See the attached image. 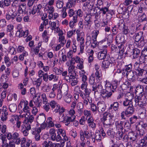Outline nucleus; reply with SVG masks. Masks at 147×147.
<instances>
[{
	"label": "nucleus",
	"instance_id": "nucleus-1",
	"mask_svg": "<svg viewBox=\"0 0 147 147\" xmlns=\"http://www.w3.org/2000/svg\"><path fill=\"white\" fill-rule=\"evenodd\" d=\"M49 133L51 136V139L53 141H56L60 142L61 141V142L64 143L68 140V138L66 136L65 131L61 129H58L57 135L55 130L53 128L49 130Z\"/></svg>",
	"mask_w": 147,
	"mask_h": 147
},
{
	"label": "nucleus",
	"instance_id": "nucleus-2",
	"mask_svg": "<svg viewBox=\"0 0 147 147\" xmlns=\"http://www.w3.org/2000/svg\"><path fill=\"white\" fill-rule=\"evenodd\" d=\"M113 117V115L110 113L106 112L104 113L101 121L103 123L104 127L106 128L109 127L111 125L113 121L112 118Z\"/></svg>",
	"mask_w": 147,
	"mask_h": 147
},
{
	"label": "nucleus",
	"instance_id": "nucleus-3",
	"mask_svg": "<svg viewBox=\"0 0 147 147\" xmlns=\"http://www.w3.org/2000/svg\"><path fill=\"white\" fill-rule=\"evenodd\" d=\"M146 99L145 96H137L135 102L136 103H138V105L139 107H143L145 106L146 105Z\"/></svg>",
	"mask_w": 147,
	"mask_h": 147
},
{
	"label": "nucleus",
	"instance_id": "nucleus-4",
	"mask_svg": "<svg viewBox=\"0 0 147 147\" xmlns=\"http://www.w3.org/2000/svg\"><path fill=\"white\" fill-rule=\"evenodd\" d=\"M61 116L59 117V120L61 122H63L65 123V125L66 126H68L70 124L71 122H72L75 119L76 116L75 115L71 116V117H68L66 116L63 118V119H61L60 117Z\"/></svg>",
	"mask_w": 147,
	"mask_h": 147
},
{
	"label": "nucleus",
	"instance_id": "nucleus-5",
	"mask_svg": "<svg viewBox=\"0 0 147 147\" xmlns=\"http://www.w3.org/2000/svg\"><path fill=\"white\" fill-rule=\"evenodd\" d=\"M111 49L112 51H113L118 53V54H119V55L121 56L124 54L123 53L124 49L123 46L121 47L118 45L117 47L114 45H112L111 46Z\"/></svg>",
	"mask_w": 147,
	"mask_h": 147
},
{
	"label": "nucleus",
	"instance_id": "nucleus-6",
	"mask_svg": "<svg viewBox=\"0 0 147 147\" xmlns=\"http://www.w3.org/2000/svg\"><path fill=\"white\" fill-rule=\"evenodd\" d=\"M78 89V90L79 91V94H80V96H90V95L91 92V90L87 88H86L84 90V92L82 91L79 88H76L75 90L77 89Z\"/></svg>",
	"mask_w": 147,
	"mask_h": 147
},
{
	"label": "nucleus",
	"instance_id": "nucleus-7",
	"mask_svg": "<svg viewBox=\"0 0 147 147\" xmlns=\"http://www.w3.org/2000/svg\"><path fill=\"white\" fill-rule=\"evenodd\" d=\"M26 7L25 4H21L18 6V10L19 14L25 15L28 13V11L26 10Z\"/></svg>",
	"mask_w": 147,
	"mask_h": 147
},
{
	"label": "nucleus",
	"instance_id": "nucleus-8",
	"mask_svg": "<svg viewBox=\"0 0 147 147\" xmlns=\"http://www.w3.org/2000/svg\"><path fill=\"white\" fill-rule=\"evenodd\" d=\"M136 94L138 95V96H144V87L143 86L138 85L136 87Z\"/></svg>",
	"mask_w": 147,
	"mask_h": 147
},
{
	"label": "nucleus",
	"instance_id": "nucleus-9",
	"mask_svg": "<svg viewBox=\"0 0 147 147\" xmlns=\"http://www.w3.org/2000/svg\"><path fill=\"white\" fill-rule=\"evenodd\" d=\"M30 108L28 106V105H25L23 109V111L24 113L23 115H20V117H25L26 118L28 119V116L30 115Z\"/></svg>",
	"mask_w": 147,
	"mask_h": 147
},
{
	"label": "nucleus",
	"instance_id": "nucleus-10",
	"mask_svg": "<svg viewBox=\"0 0 147 147\" xmlns=\"http://www.w3.org/2000/svg\"><path fill=\"white\" fill-rule=\"evenodd\" d=\"M7 109L6 108H3L1 112V121H4L7 119L8 113L7 111Z\"/></svg>",
	"mask_w": 147,
	"mask_h": 147
},
{
	"label": "nucleus",
	"instance_id": "nucleus-11",
	"mask_svg": "<svg viewBox=\"0 0 147 147\" xmlns=\"http://www.w3.org/2000/svg\"><path fill=\"white\" fill-rule=\"evenodd\" d=\"M102 86L101 84H98L96 86V84L95 85L92 86V91L94 92V94L96 93H98L101 92L103 90Z\"/></svg>",
	"mask_w": 147,
	"mask_h": 147
},
{
	"label": "nucleus",
	"instance_id": "nucleus-12",
	"mask_svg": "<svg viewBox=\"0 0 147 147\" xmlns=\"http://www.w3.org/2000/svg\"><path fill=\"white\" fill-rule=\"evenodd\" d=\"M107 51L105 49L99 52L98 54V58L100 60L104 59L107 56Z\"/></svg>",
	"mask_w": 147,
	"mask_h": 147
},
{
	"label": "nucleus",
	"instance_id": "nucleus-13",
	"mask_svg": "<svg viewBox=\"0 0 147 147\" xmlns=\"http://www.w3.org/2000/svg\"><path fill=\"white\" fill-rule=\"evenodd\" d=\"M135 111V108L133 105L129 106L125 110V115H131L133 114Z\"/></svg>",
	"mask_w": 147,
	"mask_h": 147
},
{
	"label": "nucleus",
	"instance_id": "nucleus-14",
	"mask_svg": "<svg viewBox=\"0 0 147 147\" xmlns=\"http://www.w3.org/2000/svg\"><path fill=\"white\" fill-rule=\"evenodd\" d=\"M57 76L53 74L48 75L47 73H45L44 76V80L45 82H47L48 80L51 81L53 79H56Z\"/></svg>",
	"mask_w": 147,
	"mask_h": 147
},
{
	"label": "nucleus",
	"instance_id": "nucleus-15",
	"mask_svg": "<svg viewBox=\"0 0 147 147\" xmlns=\"http://www.w3.org/2000/svg\"><path fill=\"white\" fill-rule=\"evenodd\" d=\"M124 73V75L127 78L129 79H133L135 77V75L136 74V72L135 71H130L127 72H123Z\"/></svg>",
	"mask_w": 147,
	"mask_h": 147
},
{
	"label": "nucleus",
	"instance_id": "nucleus-16",
	"mask_svg": "<svg viewBox=\"0 0 147 147\" xmlns=\"http://www.w3.org/2000/svg\"><path fill=\"white\" fill-rule=\"evenodd\" d=\"M46 119L45 115L43 113H42L40 114L38 117L36 119V121L39 124L45 122Z\"/></svg>",
	"mask_w": 147,
	"mask_h": 147
},
{
	"label": "nucleus",
	"instance_id": "nucleus-17",
	"mask_svg": "<svg viewBox=\"0 0 147 147\" xmlns=\"http://www.w3.org/2000/svg\"><path fill=\"white\" fill-rule=\"evenodd\" d=\"M68 90V85L66 84H63L61 86L60 89L61 94L66 95L67 94Z\"/></svg>",
	"mask_w": 147,
	"mask_h": 147
},
{
	"label": "nucleus",
	"instance_id": "nucleus-18",
	"mask_svg": "<svg viewBox=\"0 0 147 147\" xmlns=\"http://www.w3.org/2000/svg\"><path fill=\"white\" fill-rule=\"evenodd\" d=\"M116 41L117 44L120 46L122 47L123 46V48L124 49V46L123 45L124 43L123 42V40L122 39L121 34H118L117 35L116 37Z\"/></svg>",
	"mask_w": 147,
	"mask_h": 147
},
{
	"label": "nucleus",
	"instance_id": "nucleus-19",
	"mask_svg": "<svg viewBox=\"0 0 147 147\" xmlns=\"http://www.w3.org/2000/svg\"><path fill=\"white\" fill-rule=\"evenodd\" d=\"M106 105L104 103H100L98 105V111L100 113L104 112L106 109Z\"/></svg>",
	"mask_w": 147,
	"mask_h": 147
},
{
	"label": "nucleus",
	"instance_id": "nucleus-20",
	"mask_svg": "<svg viewBox=\"0 0 147 147\" xmlns=\"http://www.w3.org/2000/svg\"><path fill=\"white\" fill-rule=\"evenodd\" d=\"M88 126L92 128H95L96 127V124L94 122V120L92 117L89 118L87 120Z\"/></svg>",
	"mask_w": 147,
	"mask_h": 147
},
{
	"label": "nucleus",
	"instance_id": "nucleus-21",
	"mask_svg": "<svg viewBox=\"0 0 147 147\" xmlns=\"http://www.w3.org/2000/svg\"><path fill=\"white\" fill-rule=\"evenodd\" d=\"M137 138L136 134L133 131L129 132L126 138L127 140L129 139L132 141H135Z\"/></svg>",
	"mask_w": 147,
	"mask_h": 147
},
{
	"label": "nucleus",
	"instance_id": "nucleus-22",
	"mask_svg": "<svg viewBox=\"0 0 147 147\" xmlns=\"http://www.w3.org/2000/svg\"><path fill=\"white\" fill-rule=\"evenodd\" d=\"M41 131V128L39 127L37 129V130H35V131H33V134L35 135V139L36 141H38L40 139V133Z\"/></svg>",
	"mask_w": 147,
	"mask_h": 147
},
{
	"label": "nucleus",
	"instance_id": "nucleus-23",
	"mask_svg": "<svg viewBox=\"0 0 147 147\" xmlns=\"http://www.w3.org/2000/svg\"><path fill=\"white\" fill-rule=\"evenodd\" d=\"M116 129L120 131L123 130V122L122 121H116L115 123Z\"/></svg>",
	"mask_w": 147,
	"mask_h": 147
},
{
	"label": "nucleus",
	"instance_id": "nucleus-24",
	"mask_svg": "<svg viewBox=\"0 0 147 147\" xmlns=\"http://www.w3.org/2000/svg\"><path fill=\"white\" fill-rule=\"evenodd\" d=\"M40 95L39 94L36 99L34 97L33 98V101L36 107H39L42 104V100L40 99Z\"/></svg>",
	"mask_w": 147,
	"mask_h": 147
},
{
	"label": "nucleus",
	"instance_id": "nucleus-25",
	"mask_svg": "<svg viewBox=\"0 0 147 147\" xmlns=\"http://www.w3.org/2000/svg\"><path fill=\"white\" fill-rule=\"evenodd\" d=\"M83 100V103L84 105L87 106L88 105V102L91 103L92 102L91 100H89L90 97L87 96H80Z\"/></svg>",
	"mask_w": 147,
	"mask_h": 147
},
{
	"label": "nucleus",
	"instance_id": "nucleus-26",
	"mask_svg": "<svg viewBox=\"0 0 147 147\" xmlns=\"http://www.w3.org/2000/svg\"><path fill=\"white\" fill-rule=\"evenodd\" d=\"M42 147H54V143L51 141L45 140L42 143Z\"/></svg>",
	"mask_w": 147,
	"mask_h": 147
},
{
	"label": "nucleus",
	"instance_id": "nucleus-27",
	"mask_svg": "<svg viewBox=\"0 0 147 147\" xmlns=\"http://www.w3.org/2000/svg\"><path fill=\"white\" fill-rule=\"evenodd\" d=\"M133 58L135 59L137 57L140 53V50L137 48H135L132 49V51Z\"/></svg>",
	"mask_w": 147,
	"mask_h": 147
},
{
	"label": "nucleus",
	"instance_id": "nucleus-28",
	"mask_svg": "<svg viewBox=\"0 0 147 147\" xmlns=\"http://www.w3.org/2000/svg\"><path fill=\"white\" fill-rule=\"evenodd\" d=\"M143 32H140L137 33L135 37V40L136 42H138L141 40H143Z\"/></svg>",
	"mask_w": 147,
	"mask_h": 147
},
{
	"label": "nucleus",
	"instance_id": "nucleus-29",
	"mask_svg": "<svg viewBox=\"0 0 147 147\" xmlns=\"http://www.w3.org/2000/svg\"><path fill=\"white\" fill-rule=\"evenodd\" d=\"M78 17L76 15L73 17V20L71 21L69 23L70 27L72 28L74 26L75 23H77L78 22Z\"/></svg>",
	"mask_w": 147,
	"mask_h": 147
},
{
	"label": "nucleus",
	"instance_id": "nucleus-30",
	"mask_svg": "<svg viewBox=\"0 0 147 147\" xmlns=\"http://www.w3.org/2000/svg\"><path fill=\"white\" fill-rule=\"evenodd\" d=\"M93 6L94 5L92 3L88 1L84 3L83 5L84 7H87L90 10H92Z\"/></svg>",
	"mask_w": 147,
	"mask_h": 147
},
{
	"label": "nucleus",
	"instance_id": "nucleus-31",
	"mask_svg": "<svg viewBox=\"0 0 147 147\" xmlns=\"http://www.w3.org/2000/svg\"><path fill=\"white\" fill-rule=\"evenodd\" d=\"M9 108L10 112L15 113L17 110V106L15 104H11L9 105Z\"/></svg>",
	"mask_w": 147,
	"mask_h": 147
},
{
	"label": "nucleus",
	"instance_id": "nucleus-32",
	"mask_svg": "<svg viewBox=\"0 0 147 147\" xmlns=\"http://www.w3.org/2000/svg\"><path fill=\"white\" fill-rule=\"evenodd\" d=\"M118 26L119 29L121 30L123 29L126 27L125 25V23L124 22L123 20H121L119 21Z\"/></svg>",
	"mask_w": 147,
	"mask_h": 147
},
{
	"label": "nucleus",
	"instance_id": "nucleus-33",
	"mask_svg": "<svg viewBox=\"0 0 147 147\" xmlns=\"http://www.w3.org/2000/svg\"><path fill=\"white\" fill-rule=\"evenodd\" d=\"M95 77L93 74H92L90 77L89 80V83L91 85H95L96 83L95 82Z\"/></svg>",
	"mask_w": 147,
	"mask_h": 147
},
{
	"label": "nucleus",
	"instance_id": "nucleus-34",
	"mask_svg": "<svg viewBox=\"0 0 147 147\" xmlns=\"http://www.w3.org/2000/svg\"><path fill=\"white\" fill-rule=\"evenodd\" d=\"M19 119V117L16 115H12L10 118L9 121L12 124H14L15 123V121H16L17 119Z\"/></svg>",
	"mask_w": 147,
	"mask_h": 147
},
{
	"label": "nucleus",
	"instance_id": "nucleus-35",
	"mask_svg": "<svg viewBox=\"0 0 147 147\" xmlns=\"http://www.w3.org/2000/svg\"><path fill=\"white\" fill-rule=\"evenodd\" d=\"M111 63L108 60L103 61L102 63V66L104 68H107L109 67Z\"/></svg>",
	"mask_w": 147,
	"mask_h": 147
},
{
	"label": "nucleus",
	"instance_id": "nucleus-36",
	"mask_svg": "<svg viewBox=\"0 0 147 147\" xmlns=\"http://www.w3.org/2000/svg\"><path fill=\"white\" fill-rule=\"evenodd\" d=\"M64 3L63 0H57L56 2V6L58 8H62L63 5Z\"/></svg>",
	"mask_w": 147,
	"mask_h": 147
},
{
	"label": "nucleus",
	"instance_id": "nucleus-37",
	"mask_svg": "<svg viewBox=\"0 0 147 147\" xmlns=\"http://www.w3.org/2000/svg\"><path fill=\"white\" fill-rule=\"evenodd\" d=\"M119 106V104L117 102H115L111 104V107H113V109L115 111L118 110Z\"/></svg>",
	"mask_w": 147,
	"mask_h": 147
},
{
	"label": "nucleus",
	"instance_id": "nucleus-38",
	"mask_svg": "<svg viewBox=\"0 0 147 147\" xmlns=\"http://www.w3.org/2000/svg\"><path fill=\"white\" fill-rule=\"evenodd\" d=\"M72 96L69 94H67L65 97V100L67 103H69L71 101Z\"/></svg>",
	"mask_w": 147,
	"mask_h": 147
},
{
	"label": "nucleus",
	"instance_id": "nucleus-39",
	"mask_svg": "<svg viewBox=\"0 0 147 147\" xmlns=\"http://www.w3.org/2000/svg\"><path fill=\"white\" fill-rule=\"evenodd\" d=\"M69 2H68L66 5V7H69L70 8V7H71L74 4L77 0H68Z\"/></svg>",
	"mask_w": 147,
	"mask_h": 147
},
{
	"label": "nucleus",
	"instance_id": "nucleus-40",
	"mask_svg": "<svg viewBox=\"0 0 147 147\" xmlns=\"http://www.w3.org/2000/svg\"><path fill=\"white\" fill-rule=\"evenodd\" d=\"M123 104L125 106H127L128 105L130 106L133 105V102L132 101L125 99V100L123 101Z\"/></svg>",
	"mask_w": 147,
	"mask_h": 147
},
{
	"label": "nucleus",
	"instance_id": "nucleus-41",
	"mask_svg": "<svg viewBox=\"0 0 147 147\" xmlns=\"http://www.w3.org/2000/svg\"><path fill=\"white\" fill-rule=\"evenodd\" d=\"M1 139L2 143V147H8L9 143H7V140L5 138L2 137Z\"/></svg>",
	"mask_w": 147,
	"mask_h": 147
},
{
	"label": "nucleus",
	"instance_id": "nucleus-42",
	"mask_svg": "<svg viewBox=\"0 0 147 147\" xmlns=\"http://www.w3.org/2000/svg\"><path fill=\"white\" fill-rule=\"evenodd\" d=\"M134 96L133 94L130 92H128L126 94L125 99L132 101L134 98Z\"/></svg>",
	"mask_w": 147,
	"mask_h": 147
},
{
	"label": "nucleus",
	"instance_id": "nucleus-43",
	"mask_svg": "<svg viewBox=\"0 0 147 147\" xmlns=\"http://www.w3.org/2000/svg\"><path fill=\"white\" fill-rule=\"evenodd\" d=\"M59 40L60 44H61L62 47L63 46L66 42V40L65 39V37L64 36H59Z\"/></svg>",
	"mask_w": 147,
	"mask_h": 147
},
{
	"label": "nucleus",
	"instance_id": "nucleus-44",
	"mask_svg": "<svg viewBox=\"0 0 147 147\" xmlns=\"http://www.w3.org/2000/svg\"><path fill=\"white\" fill-rule=\"evenodd\" d=\"M118 84V82L117 80H115L113 82L112 86L113 90H112V92H114L115 90L117 88Z\"/></svg>",
	"mask_w": 147,
	"mask_h": 147
},
{
	"label": "nucleus",
	"instance_id": "nucleus-45",
	"mask_svg": "<svg viewBox=\"0 0 147 147\" xmlns=\"http://www.w3.org/2000/svg\"><path fill=\"white\" fill-rule=\"evenodd\" d=\"M90 109L93 112H96L97 111L98 109L96 105H95L94 103L92 102L90 103Z\"/></svg>",
	"mask_w": 147,
	"mask_h": 147
},
{
	"label": "nucleus",
	"instance_id": "nucleus-46",
	"mask_svg": "<svg viewBox=\"0 0 147 147\" xmlns=\"http://www.w3.org/2000/svg\"><path fill=\"white\" fill-rule=\"evenodd\" d=\"M76 33L77 35V40L79 41L81 38H82L84 35V32H80L79 31H76Z\"/></svg>",
	"mask_w": 147,
	"mask_h": 147
},
{
	"label": "nucleus",
	"instance_id": "nucleus-47",
	"mask_svg": "<svg viewBox=\"0 0 147 147\" xmlns=\"http://www.w3.org/2000/svg\"><path fill=\"white\" fill-rule=\"evenodd\" d=\"M100 8L98 6L96 7H94L93 9V13L94 14L98 15L100 11Z\"/></svg>",
	"mask_w": 147,
	"mask_h": 147
},
{
	"label": "nucleus",
	"instance_id": "nucleus-48",
	"mask_svg": "<svg viewBox=\"0 0 147 147\" xmlns=\"http://www.w3.org/2000/svg\"><path fill=\"white\" fill-rule=\"evenodd\" d=\"M94 139L97 140H101L102 137L100 132H96L95 134Z\"/></svg>",
	"mask_w": 147,
	"mask_h": 147
},
{
	"label": "nucleus",
	"instance_id": "nucleus-49",
	"mask_svg": "<svg viewBox=\"0 0 147 147\" xmlns=\"http://www.w3.org/2000/svg\"><path fill=\"white\" fill-rule=\"evenodd\" d=\"M107 135L111 137H113L115 134V132L113 129H109L107 132Z\"/></svg>",
	"mask_w": 147,
	"mask_h": 147
},
{
	"label": "nucleus",
	"instance_id": "nucleus-50",
	"mask_svg": "<svg viewBox=\"0 0 147 147\" xmlns=\"http://www.w3.org/2000/svg\"><path fill=\"white\" fill-rule=\"evenodd\" d=\"M42 79L41 78L37 79L34 82L33 84L36 85L37 87H39L41 84Z\"/></svg>",
	"mask_w": 147,
	"mask_h": 147
},
{
	"label": "nucleus",
	"instance_id": "nucleus-51",
	"mask_svg": "<svg viewBox=\"0 0 147 147\" xmlns=\"http://www.w3.org/2000/svg\"><path fill=\"white\" fill-rule=\"evenodd\" d=\"M105 86L106 90L108 91L111 90L112 91V90H113L111 88V85L110 82L106 81Z\"/></svg>",
	"mask_w": 147,
	"mask_h": 147
},
{
	"label": "nucleus",
	"instance_id": "nucleus-52",
	"mask_svg": "<svg viewBox=\"0 0 147 147\" xmlns=\"http://www.w3.org/2000/svg\"><path fill=\"white\" fill-rule=\"evenodd\" d=\"M101 13H102L103 14L105 15L106 13L107 12H109V9L106 7L100 8V9Z\"/></svg>",
	"mask_w": 147,
	"mask_h": 147
},
{
	"label": "nucleus",
	"instance_id": "nucleus-53",
	"mask_svg": "<svg viewBox=\"0 0 147 147\" xmlns=\"http://www.w3.org/2000/svg\"><path fill=\"white\" fill-rule=\"evenodd\" d=\"M28 102L26 100H24L22 99L21 100L20 102L19 105V106L21 107L22 108L23 105H24V106L25 105H28Z\"/></svg>",
	"mask_w": 147,
	"mask_h": 147
},
{
	"label": "nucleus",
	"instance_id": "nucleus-54",
	"mask_svg": "<svg viewBox=\"0 0 147 147\" xmlns=\"http://www.w3.org/2000/svg\"><path fill=\"white\" fill-rule=\"evenodd\" d=\"M74 65H73L69 67L68 68L69 74H73L74 72V69L75 67Z\"/></svg>",
	"mask_w": 147,
	"mask_h": 147
},
{
	"label": "nucleus",
	"instance_id": "nucleus-55",
	"mask_svg": "<svg viewBox=\"0 0 147 147\" xmlns=\"http://www.w3.org/2000/svg\"><path fill=\"white\" fill-rule=\"evenodd\" d=\"M95 74L96 77V79H97L99 80H101V72L100 71H96Z\"/></svg>",
	"mask_w": 147,
	"mask_h": 147
},
{
	"label": "nucleus",
	"instance_id": "nucleus-56",
	"mask_svg": "<svg viewBox=\"0 0 147 147\" xmlns=\"http://www.w3.org/2000/svg\"><path fill=\"white\" fill-rule=\"evenodd\" d=\"M123 131H119L116 134L117 137L119 140L121 139L123 136Z\"/></svg>",
	"mask_w": 147,
	"mask_h": 147
},
{
	"label": "nucleus",
	"instance_id": "nucleus-57",
	"mask_svg": "<svg viewBox=\"0 0 147 147\" xmlns=\"http://www.w3.org/2000/svg\"><path fill=\"white\" fill-rule=\"evenodd\" d=\"M125 72H124L132 71L131 70V69L132 68V65L131 64H130L129 65H126L125 66Z\"/></svg>",
	"mask_w": 147,
	"mask_h": 147
},
{
	"label": "nucleus",
	"instance_id": "nucleus-58",
	"mask_svg": "<svg viewBox=\"0 0 147 147\" xmlns=\"http://www.w3.org/2000/svg\"><path fill=\"white\" fill-rule=\"evenodd\" d=\"M108 91L106 90H103L101 91V96L102 97L104 98H106L107 97V94Z\"/></svg>",
	"mask_w": 147,
	"mask_h": 147
},
{
	"label": "nucleus",
	"instance_id": "nucleus-59",
	"mask_svg": "<svg viewBox=\"0 0 147 147\" xmlns=\"http://www.w3.org/2000/svg\"><path fill=\"white\" fill-rule=\"evenodd\" d=\"M124 10L126 11V8L125 7H122L121 5L120 6L118 9V11L119 14L124 13Z\"/></svg>",
	"mask_w": 147,
	"mask_h": 147
},
{
	"label": "nucleus",
	"instance_id": "nucleus-60",
	"mask_svg": "<svg viewBox=\"0 0 147 147\" xmlns=\"http://www.w3.org/2000/svg\"><path fill=\"white\" fill-rule=\"evenodd\" d=\"M53 71L57 75H61L62 70L55 67L53 69Z\"/></svg>",
	"mask_w": 147,
	"mask_h": 147
},
{
	"label": "nucleus",
	"instance_id": "nucleus-61",
	"mask_svg": "<svg viewBox=\"0 0 147 147\" xmlns=\"http://www.w3.org/2000/svg\"><path fill=\"white\" fill-rule=\"evenodd\" d=\"M54 59H52L51 62L53 63V66H55V65H57L58 63V59L57 55L54 56L53 57Z\"/></svg>",
	"mask_w": 147,
	"mask_h": 147
},
{
	"label": "nucleus",
	"instance_id": "nucleus-62",
	"mask_svg": "<svg viewBox=\"0 0 147 147\" xmlns=\"http://www.w3.org/2000/svg\"><path fill=\"white\" fill-rule=\"evenodd\" d=\"M28 116V119L26 118L27 119V123L31 124L33 122L34 120V118L32 115H30Z\"/></svg>",
	"mask_w": 147,
	"mask_h": 147
},
{
	"label": "nucleus",
	"instance_id": "nucleus-63",
	"mask_svg": "<svg viewBox=\"0 0 147 147\" xmlns=\"http://www.w3.org/2000/svg\"><path fill=\"white\" fill-rule=\"evenodd\" d=\"M9 53L11 55H15L16 53L15 49L13 47H10Z\"/></svg>",
	"mask_w": 147,
	"mask_h": 147
},
{
	"label": "nucleus",
	"instance_id": "nucleus-64",
	"mask_svg": "<svg viewBox=\"0 0 147 147\" xmlns=\"http://www.w3.org/2000/svg\"><path fill=\"white\" fill-rule=\"evenodd\" d=\"M139 81L142 83L147 84V77H145L143 78H139Z\"/></svg>",
	"mask_w": 147,
	"mask_h": 147
}]
</instances>
